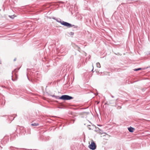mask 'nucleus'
I'll use <instances>...</instances> for the list:
<instances>
[{
	"label": "nucleus",
	"mask_w": 150,
	"mask_h": 150,
	"mask_svg": "<svg viewBox=\"0 0 150 150\" xmlns=\"http://www.w3.org/2000/svg\"><path fill=\"white\" fill-rule=\"evenodd\" d=\"M53 96L55 97L57 99H59L64 100H68L73 98L72 97L67 95H63L61 97L55 96Z\"/></svg>",
	"instance_id": "nucleus-1"
},
{
	"label": "nucleus",
	"mask_w": 150,
	"mask_h": 150,
	"mask_svg": "<svg viewBox=\"0 0 150 150\" xmlns=\"http://www.w3.org/2000/svg\"><path fill=\"white\" fill-rule=\"evenodd\" d=\"M61 24L69 28L73 27L74 28H77L78 27L77 26L74 25H72L70 23L64 21H62V23H61Z\"/></svg>",
	"instance_id": "nucleus-2"
},
{
	"label": "nucleus",
	"mask_w": 150,
	"mask_h": 150,
	"mask_svg": "<svg viewBox=\"0 0 150 150\" xmlns=\"http://www.w3.org/2000/svg\"><path fill=\"white\" fill-rule=\"evenodd\" d=\"M89 147L90 149L94 150L96 149V145L95 143L93 141L92 142H91V144L89 145Z\"/></svg>",
	"instance_id": "nucleus-3"
},
{
	"label": "nucleus",
	"mask_w": 150,
	"mask_h": 150,
	"mask_svg": "<svg viewBox=\"0 0 150 150\" xmlns=\"http://www.w3.org/2000/svg\"><path fill=\"white\" fill-rule=\"evenodd\" d=\"M134 128L132 127H129L128 128V129L129 132H134Z\"/></svg>",
	"instance_id": "nucleus-4"
},
{
	"label": "nucleus",
	"mask_w": 150,
	"mask_h": 150,
	"mask_svg": "<svg viewBox=\"0 0 150 150\" xmlns=\"http://www.w3.org/2000/svg\"><path fill=\"white\" fill-rule=\"evenodd\" d=\"M53 19L56 21L57 22L60 23L61 24V23H62V21L59 18H53Z\"/></svg>",
	"instance_id": "nucleus-5"
},
{
	"label": "nucleus",
	"mask_w": 150,
	"mask_h": 150,
	"mask_svg": "<svg viewBox=\"0 0 150 150\" xmlns=\"http://www.w3.org/2000/svg\"><path fill=\"white\" fill-rule=\"evenodd\" d=\"M32 126H37L39 125V124L38 123H33L31 124Z\"/></svg>",
	"instance_id": "nucleus-6"
},
{
	"label": "nucleus",
	"mask_w": 150,
	"mask_h": 150,
	"mask_svg": "<svg viewBox=\"0 0 150 150\" xmlns=\"http://www.w3.org/2000/svg\"><path fill=\"white\" fill-rule=\"evenodd\" d=\"M17 148L13 147L12 146H11L10 147V149L11 150H15L14 149H18Z\"/></svg>",
	"instance_id": "nucleus-7"
},
{
	"label": "nucleus",
	"mask_w": 150,
	"mask_h": 150,
	"mask_svg": "<svg viewBox=\"0 0 150 150\" xmlns=\"http://www.w3.org/2000/svg\"><path fill=\"white\" fill-rule=\"evenodd\" d=\"M96 65L97 67L98 68H100V65L99 63L97 62L96 64Z\"/></svg>",
	"instance_id": "nucleus-8"
},
{
	"label": "nucleus",
	"mask_w": 150,
	"mask_h": 150,
	"mask_svg": "<svg viewBox=\"0 0 150 150\" xmlns=\"http://www.w3.org/2000/svg\"><path fill=\"white\" fill-rule=\"evenodd\" d=\"M142 69L141 68H139L137 69H134V71H137L139 70H141Z\"/></svg>",
	"instance_id": "nucleus-9"
},
{
	"label": "nucleus",
	"mask_w": 150,
	"mask_h": 150,
	"mask_svg": "<svg viewBox=\"0 0 150 150\" xmlns=\"http://www.w3.org/2000/svg\"><path fill=\"white\" fill-rule=\"evenodd\" d=\"M69 34V35H73L74 34V33L73 32H70Z\"/></svg>",
	"instance_id": "nucleus-10"
},
{
	"label": "nucleus",
	"mask_w": 150,
	"mask_h": 150,
	"mask_svg": "<svg viewBox=\"0 0 150 150\" xmlns=\"http://www.w3.org/2000/svg\"><path fill=\"white\" fill-rule=\"evenodd\" d=\"M92 67H93V68L92 69V70H91V71H93V64H92Z\"/></svg>",
	"instance_id": "nucleus-11"
},
{
	"label": "nucleus",
	"mask_w": 150,
	"mask_h": 150,
	"mask_svg": "<svg viewBox=\"0 0 150 150\" xmlns=\"http://www.w3.org/2000/svg\"><path fill=\"white\" fill-rule=\"evenodd\" d=\"M9 17H10L11 18H12V17L13 16H9Z\"/></svg>",
	"instance_id": "nucleus-12"
},
{
	"label": "nucleus",
	"mask_w": 150,
	"mask_h": 150,
	"mask_svg": "<svg viewBox=\"0 0 150 150\" xmlns=\"http://www.w3.org/2000/svg\"><path fill=\"white\" fill-rule=\"evenodd\" d=\"M16 59H14V61H16Z\"/></svg>",
	"instance_id": "nucleus-13"
},
{
	"label": "nucleus",
	"mask_w": 150,
	"mask_h": 150,
	"mask_svg": "<svg viewBox=\"0 0 150 150\" xmlns=\"http://www.w3.org/2000/svg\"><path fill=\"white\" fill-rule=\"evenodd\" d=\"M12 80L13 81H14V80L13 79H12Z\"/></svg>",
	"instance_id": "nucleus-14"
}]
</instances>
